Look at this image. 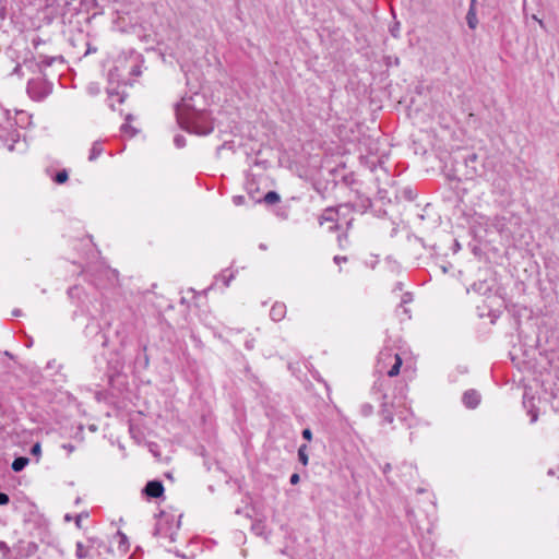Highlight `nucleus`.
Returning a JSON list of instances; mask_svg holds the SVG:
<instances>
[{
  "label": "nucleus",
  "mask_w": 559,
  "mask_h": 559,
  "mask_svg": "<svg viewBox=\"0 0 559 559\" xmlns=\"http://www.w3.org/2000/svg\"><path fill=\"white\" fill-rule=\"evenodd\" d=\"M20 314H21V310H14V311H13V316L17 317V316H20Z\"/></svg>",
  "instance_id": "32"
},
{
  "label": "nucleus",
  "mask_w": 559,
  "mask_h": 559,
  "mask_svg": "<svg viewBox=\"0 0 559 559\" xmlns=\"http://www.w3.org/2000/svg\"><path fill=\"white\" fill-rule=\"evenodd\" d=\"M537 21H538L539 25L543 27L544 26L543 21L542 20H537Z\"/></svg>",
  "instance_id": "36"
},
{
  "label": "nucleus",
  "mask_w": 559,
  "mask_h": 559,
  "mask_svg": "<svg viewBox=\"0 0 559 559\" xmlns=\"http://www.w3.org/2000/svg\"><path fill=\"white\" fill-rule=\"evenodd\" d=\"M143 493L148 498H159L164 493V485L159 480H151L143 488Z\"/></svg>",
  "instance_id": "6"
},
{
  "label": "nucleus",
  "mask_w": 559,
  "mask_h": 559,
  "mask_svg": "<svg viewBox=\"0 0 559 559\" xmlns=\"http://www.w3.org/2000/svg\"><path fill=\"white\" fill-rule=\"evenodd\" d=\"M393 361V365L391 368L386 371L389 377H395L400 373V369L402 366V358L399 354L393 353L391 349H384L380 352L379 358H378V368L380 371H383V369L386 367L389 362Z\"/></svg>",
  "instance_id": "3"
},
{
  "label": "nucleus",
  "mask_w": 559,
  "mask_h": 559,
  "mask_svg": "<svg viewBox=\"0 0 559 559\" xmlns=\"http://www.w3.org/2000/svg\"><path fill=\"white\" fill-rule=\"evenodd\" d=\"M337 227V225L330 226V230H334Z\"/></svg>",
  "instance_id": "35"
},
{
  "label": "nucleus",
  "mask_w": 559,
  "mask_h": 559,
  "mask_svg": "<svg viewBox=\"0 0 559 559\" xmlns=\"http://www.w3.org/2000/svg\"><path fill=\"white\" fill-rule=\"evenodd\" d=\"M121 131L122 132H130V135L133 136L136 131L129 124V123H124L121 126Z\"/></svg>",
  "instance_id": "22"
},
{
  "label": "nucleus",
  "mask_w": 559,
  "mask_h": 559,
  "mask_svg": "<svg viewBox=\"0 0 559 559\" xmlns=\"http://www.w3.org/2000/svg\"><path fill=\"white\" fill-rule=\"evenodd\" d=\"M75 546V555L79 559L90 558V548L81 542H78Z\"/></svg>",
  "instance_id": "13"
},
{
  "label": "nucleus",
  "mask_w": 559,
  "mask_h": 559,
  "mask_svg": "<svg viewBox=\"0 0 559 559\" xmlns=\"http://www.w3.org/2000/svg\"><path fill=\"white\" fill-rule=\"evenodd\" d=\"M10 501V498L7 493L0 492V506H5Z\"/></svg>",
  "instance_id": "24"
},
{
  "label": "nucleus",
  "mask_w": 559,
  "mask_h": 559,
  "mask_svg": "<svg viewBox=\"0 0 559 559\" xmlns=\"http://www.w3.org/2000/svg\"><path fill=\"white\" fill-rule=\"evenodd\" d=\"M253 346H254V345H253V340H250V341H247V342H246V347H247V349H252V348H253Z\"/></svg>",
  "instance_id": "31"
},
{
  "label": "nucleus",
  "mask_w": 559,
  "mask_h": 559,
  "mask_svg": "<svg viewBox=\"0 0 559 559\" xmlns=\"http://www.w3.org/2000/svg\"><path fill=\"white\" fill-rule=\"evenodd\" d=\"M32 454L34 455H38L40 453V444L39 443H35L33 447H32V450H31Z\"/></svg>",
  "instance_id": "27"
},
{
  "label": "nucleus",
  "mask_w": 559,
  "mask_h": 559,
  "mask_svg": "<svg viewBox=\"0 0 559 559\" xmlns=\"http://www.w3.org/2000/svg\"><path fill=\"white\" fill-rule=\"evenodd\" d=\"M29 460L24 456L16 457L11 467L14 472H21L28 464Z\"/></svg>",
  "instance_id": "14"
},
{
  "label": "nucleus",
  "mask_w": 559,
  "mask_h": 559,
  "mask_svg": "<svg viewBox=\"0 0 559 559\" xmlns=\"http://www.w3.org/2000/svg\"><path fill=\"white\" fill-rule=\"evenodd\" d=\"M205 106L204 96L199 93L182 97L176 105V117L180 127L199 135L210 134L214 127Z\"/></svg>",
  "instance_id": "1"
},
{
  "label": "nucleus",
  "mask_w": 559,
  "mask_h": 559,
  "mask_svg": "<svg viewBox=\"0 0 559 559\" xmlns=\"http://www.w3.org/2000/svg\"><path fill=\"white\" fill-rule=\"evenodd\" d=\"M285 314H286V306L281 302L274 304L270 310L271 319L276 322L283 320Z\"/></svg>",
  "instance_id": "9"
},
{
  "label": "nucleus",
  "mask_w": 559,
  "mask_h": 559,
  "mask_svg": "<svg viewBox=\"0 0 559 559\" xmlns=\"http://www.w3.org/2000/svg\"><path fill=\"white\" fill-rule=\"evenodd\" d=\"M298 459L302 465L308 464L307 445L302 444L298 449Z\"/></svg>",
  "instance_id": "16"
},
{
  "label": "nucleus",
  "mask_w": 559,
  "mask_h": 559,
  "mask_svg": "<svg viewBox=\"0 0 559 559\" xmlns=\"http://www.w3.org/2000/svg\"><path fill=\"white\" fill-rule=\"evenodd\" d=\"M373 413V406L370 403H364L360 406V414L364 417H369Z\"/></svg>",
  "instance_id": "17"
},
{
  "label": "nucleus",
  "mask_w": 559,
  "mask_h": 559,
  "mask_svg": "<svg viewBox=\"0 0 559 559\" xmlns=\"http://www.w3.org/2000/svg\"><path fill=\"white\" fill-rule=\"evenodd\" d=\"M384 386H385V380L378 379L371 388V394L377 396L378 400L382 401L380 415L383 417V420L388 424H392L393 423V414L388 407L389 406L388 402H386L388 394L385 392Z\"/></svg>",
  "instance_id": "4"
},
{
  "label": "nucleus",
  "mask_w": 559,
  "mask_h": 559,
  "mask_svg": "<svg viewBox=\"0 0 559 559\" xmlns=\"http://www.w3.org/2000/svg\"><path fill=\"white\" fill-rule=\"evenodd\" d=\"M466 22L469 28L475 29L478 24L476 15V0H471L469 9L466 14Z\"/></svg>",
  "instance_id": "10"
},
{
  "label": "nucleus",
  "mask_w": 559,
  "mask_h": 559,
  "mask_svg": "<svg viewBox=\"0 0 559 559\" xmlns=\"http://www.w3.org/2000/svg\"><path fill=\"white\" fill-rule=\"evenodd\" d=\"M84 518H87V514H84V513H80L75 516V525L81 528L82 527V520Z\"/></svg>",
  "instance_id": "23"
},
{
  "label": "nucleus",
  "mask_w": 559,
  "mask_h": 559,
  "mask_svg": "<svg viewBox=\"0 0 559 559\" xmlns=\"http://www.w3.org/2000/svg\"><path fill=\"white\" fill-rule=\"evenodd\" d=\"M464 164L466 167V176L474 177L478 173L477 164H478V155L476 153H468L464 157Z\"/></svg>",
  "instance_id": "7"
},
{
  "label": "nucleus",
  "mask_w": 559,
  "mask_h": 559,
  "mask_svg": "<svg viewBox=\"0 0 559 559\" xmlns=\"http://www.w3.org/2000/svg\"><path fill=\"white\" fill-rule=\"evenodd\" d=\"M462 401L468 408H475L480 402V395L475 390H468L463 394Z\"/></svg>",
  "instance_id": "8"
},
{
  "label": "nucleus",
  "mask_w": 559,
  "mask_h": 559,
  "mask_svg": "<svg viewBox=\"0 0 559 559\" xmlns=\"http://www.w3.org/2000/svg\"><path fill=\"white\" fill-rule=\"evenodd\" d=\"M300 480V477L297 473H294L290 478H289V481L292 485H297Z\"/></svg>",
  "instance_id": "26"
},
{
  "label": "nucleus",
  "mask_w": 559,
  "mask_h": 559,
  "mask_svg": "<svg viewBox=\"0 0 559 559\" xmlns=\"http://www.w3.org/2000/svg\"><path fill=\"white\" fill-rule=\"evenodd\" d=\"M302 437H304L306 440L310 441V440L312 439V432H311V430H310L309 428L304 429V430H302Z\"/></svg>",
  "instance_id": "25"
},
{
  "label": "nucleus",
  "mask_w": 559,
  "mask_h": 559,
  "mask_svg": "<svg viewBox=\"0 0 559 559\" xmlns=\"http://www.w3.org/2000/svg\"><path fill=\"white\" fill-rule=\"evenodd\" d=\"M336 221H337V211H335L332 207L324 210V212L319 217V224L321 226L326 222L334 223Z\"/></svg>",
  "instance_id": "11"
},
{
  "label": "nucleus",
  "mask_w": 559,
  "mask_h": 559,
  "mask_svg": "<svg viewBox=\"0 0 559 559\" xmlns=\"http://www.w3.org/2000/svg\"><path fill=\"white\" fill-rule=\"evenodd\" d=\"M2 546H4V544H3V543H0V548H2Z\"/></svg>",
  "instance_id": "37"
},
{
  "label": "nucleus",
  "mask_w": 559,
  "mask_h": 559,
  "mask_svg": "<svg viewBox=\"0 0 559 559\" xmlns=\"http://www.w3.org/2000/svg\"><path fill=\"white\" fill-rule=\"evenodd\" d=\"M530 407L531 408L528 409V415L531 416V423L534 424L538 419V413L536 409L533 408V404H531Z\"/></svg>",
  "instance_id": "20"
},
{
  "label": "nucleus",
  "mask_w": 559,
  "mask_h": 559,
  "mask_svg": "<svg viewBox=\"0 0 559 559\" xmlns=\"http://www.w3.org/2000/svg\"><path fill=\"white\" fill-rule=\"evenodd\" d=\"M174 142L177 147L181 148L186 145V138L183 135H176Z\"/></svg>",
  "instance_id": "19"
},
{
  "label": "nucleus",
  "mask_w": 559,
  "mask_h": 559,
  "mask_svg": "<svg viewBox=\"0 0 559 559\" xmlns=\"http://www.w3.org/2000/svg\"><path fill=\"white\" fill-rule=\"evenodd\" d=\"M182 514H175L170 512H160L155 530L154 536L158 538L162 546L173 544L177 540L178 531L181 525Z\"/></svg>",
  "instance_id": "2"
},
{
  "label": "nucleus",
  "mask_w": 559,
  "mask_h": 559,
  "mask_svg": "<svg viewBox=\"0 0 559 559\" xmlns=\"http://www.w3.org/2000/svg\"><path fill=\"white\" fill-rule=\"evenodd\" d=\"M523 404H524V406H525V407H528V406H527V402H526V394L524 395Z\"/></svg>",
  "instance_id": "34"
},
{
  "label": "nucleus",
  "mask_w": 559,
  "mask_h": 559,
  "mask_svg": "<svg viewBox=\"0 0 559 559\" xmlns=\"http://www.w3.org/2000/svg\"><path fill=\"white\" fill-rule=\"evenodd\" d=\"M281 198H280V194L275 191H269L264 197H263V201L266 203V204H275L277 202H280Z\"/></svg>",
  "instance_id": "15"
},
{
  "label": "nucleus",
  "mask_w": 559,
  "mask_h": 559,
  "mask_svg": "<svg viewBox=\"0 0 559 559\" xmlns=\"http://www.w3.org/2000/svg\"><path fill=\"white\" fill-rule=\"evenodd\" d=\"M243 200H245V198H243L242 195L234 197V202H235V204H237V205L242 204V203H243Z\"/></svg>",
  "instance_id": "29"
},
{
  "label": "nucleus",
  "mask_w": 559,
  "mask_h": 559,
  "mask_svg": "<svg viewBox=\"0 0 559 559\" xmlns=\"http://www.w3.org/2000/svg\"><path fill=\"white\" fill-rule=\"evenodd\" d=\"M52 91V85L46 81L32 80L27 84V93L35 100H43Z\"/></svg>",
  "instance_id": "5"
},
{
  "label": "nucleus",
  "mask_w": 559,
  "mask_h": 559,
  "mask_svg": "<svg viewBox=\"0 0 559 559\" xmlns=\"http://www.w3.org/2000/svg\"><path fill=\"white\" fill-rule=\"evenodd\" d=\"M64 520H66L67 522H69V521H71V520H72V518H71V515H70V514H67V515L64 516Z\"/></svg>",
  "instance_id": "33"
},
{
  "label": "nucleus",
  "mask_w": 559,
  "mask_h": 559,
  "mask_svg": "<svg viewBox=\"0 0 559 559\" xmlns=\"http://www.w3.org/2000/svg\"><path fill=\"white\" fill-rule=\"evenodd\" d=\"M56 58L53 57H41L39 64H43L45 67H50Z\"/></svg>",
  "instance_id": "21"
},
{
  "label": "nucleus",
  "mask_w": 559,
  "mask_h": 559,
  "mask_svg": "<svg viewBox=\"0 0 559 559\" xmlns=\"http://www.w3.org/2000/svg\"><path fill=\"white\" fill-rule=\"evenodd\" d=\"M62 448L67 450L69 453L73 452L75 449L74 445L71 443L63 444Z\"/></svg>",
  "instance_id": "30"
},
{
  "label": "nucleus",
  "mask_w": 559,
  "mask_h": 559,
  "mask_svg": "<svg viewBox=\"0 0 559 559\" xmlns=\"http://www.w3.org/2000/svg\"><path fill=\"white\" fill-rule=\"evenodd\" d=\"M333 260H334V262H335L336 264H340V263H342V262H346V261H347V257L335 255Z\"/></svg>",
  "instance_id": "28"
},
{
  "label": "nucleus",
  "mask_w": 559,
  "mask_h": 559,
  "mask_svg": "<svg viewBox=\"0 0 559 559\" xmlns=\"http://www.w3.org/2000/svg\"><path fill=\"white\" fill-rule=\"evenodd\" d=\"M69 176L67 170L58 171L55 176V181L59 185L64 183L68 180Z\"/></svg>",
  "instance_id": "18"
},
{
  "label": "nucleus",
  "mask_w": 559,
  "mask_h": 559,
  "mask_svg": "<svg viewBox=\"0 0 559 559\" xmlns=\"http://www.w3.org/2000/svg\"><path fill=\"white\" fill-rule=\"evenodd\" d=\"M103 152H104L103 143L99 141L94 142L91 147V151H90L88 160L90 162L96 160L103 154Z\"/></svg>",
  "instance_id": "12"
}]
</instances>
